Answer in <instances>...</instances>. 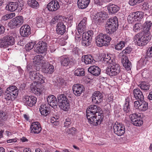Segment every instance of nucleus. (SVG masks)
<instances>
[{
    "instance_id": "de8ad7c7",
    "label": "nucleus",
    "mask_w": 152,
    "mask_h": 152,
    "mask_svg": "<svg viewBox=\"0 0 152 152\" xmlns=\"http://www.w3.org/2000/svg\"><path fill=\"white\" fill-rule=\"evenodd\" d=\"M143 123V121L142 118H139L137 120L133 121V122L132 124L134 125L137 126H140Z\"/></svg>"
},
{
    "instance_id": "4c0bfd02",
    "label": "nucleus",
    "mask_w": 152,
    "mask_h": 152,
    "mask_svg": "<svg viewBox=\"0 0 152 152\" xmlns=\"http://www.w3.org/2000/svg\"><path fill=\"white\" fill-rule=\"evenodd\" d=\"M139 86L141 90L146 92L149 90L150 85L145 82H142Z\"/></svg>"
},
{
    "instance_id": "c03bdc74",
    "label": "nucleus",
    "mask_w": 152,
    "mask_h": 152,
    "mask_svg": "<svg viewBox=\"0 0 152 152\" xmlns=\"http://www.w3.org/2000/svg\"><path fill=\"white\" fill-rule=\"evenodd\" d=\"M148 60L146 58H142L138 61L137 65L142 67L146 64Z\"/></svg>"
},
{
    "instance_id": "a878e982",
    "label": "nucleus",
    "mask_w": 152,
    "mask_h": 152,
    "mask_svg": "<svg viewBox=\"0 0 152 152\" xmlns=\"http://www.w3.org/2000/svg\"><path fill=\"white\" fill-rule=\"evenodd\" d=\"M152 26V23L151 20H149L147 18L146 21L143 23L142 25L143 30L145 33H148L151 29Z\"/></svg>"
},
{
    "instance_id": "603ef678",
    "label": "nucleus",
    "mask_w": 152,
    "mask_h": 152,
    "mask_svg": "<svg viewBox=\"0 0 152 152\" xmlns=\"http://www.w3.org/2000/svg\"><path fill=\"white\" fill-rule=\"evenodd\" d=\"M35 45L34 43L31 42L27 43L25 45V49L27 51H29L34 48Z\"/></svg>"
},
{
    "instance_id": "39448f33",
    "label": "nucleus",
    "mask_w": 152,
    "mask_h": 152,
    "mask_svg": "<svg viewBox=\"0 0 152 152\" xmlns=\"http://www.w3.org/2000/svg\"><path fill=\"white\" fill-rule=\"evenodd\" d=\"M95 39L97 46L101 47L103 46H106L109 45L111 38L109 36L106 34L100 33L96 37Z\"/></svg>"
},
{
    "instance_id": "c85d7f7f",
    "label": "nucleus",
    "mask_w": 152,
    "mask_h": 152,
    "mask_svg": "<svg viewBox=\"0 0 152 152\" xmlns=\"http://www.w3.org/2000/svg\"><path fill=\"white\" fill-rule=\"evenodd\" d=\"M90 2V0H78V7L80 9H85L88 6Z\"/></svg>"
},
{
    "instance_id": "6ab92c4d",
    "label": "nucleus",
    "mask_w": 152,
    "mask_h": 152,
    "mask_svg": "<svg viewBox=\"0 0 152 152\" xmlns=\"http://www.w3.org/2000/svg\"><path fill=\"white\" fill-rule=\"evenodd\" d=\"M20 34L23 37H26L29 36L31 33V28L28 25L22 26L20 28Z\"/></svg>"
},
{
    "instance_id": "2f4dec72",
    "label": "nucleus",
    "mask_w": 152,
    "mask_h": 152,
    "mask_svg": "<svg viewBox=\"0 0 152 152\" xmlns=\"http://www.w3.org/2000/svg\"><path fill=\"white\" fill-rule=\"evenodd\" d=\"M44 57L41 55H38L35 56L33 59V64L34 65H39L44 62L43 60Z\"/></svg>"
},
{
    "instance_id": "0e129e2a",
    "label": "nucleus",
    "mask_w": 152,
    "mask_h": 152,
    "mask_svg": "<svg viewBox=\"0 0 152 152\" xmlns=\"http://www.w3.org/2000/svg\"><path fill=\"white\" fill-rule=\"evenodd\" d=\"M18 4V7H23L24 4V1L23 0H18V2H17Z\"/></svg>"
},
{
    "instance_id": "20e7f679",
    "label": "nucleus",
    "mask_w": 152,
    "mask_h": 152,
    "mask_svg": "<svg viewBox=\"0 0 152 152\" xmlns=\"http://www.w3.org/2000/svg\"><path fill=\"white\" fill-rule=\"evenodd\" d=\"M106 72L110 77L117 76L121 72L120 66L119 64L115 62L108 66Z\"/></svg>"
},
{
    "instance_id": "ea45409f",
    "label": "nucleus",
    "mask_w": 152,
    "mask_h": 152,
    "mask_svg": "<svg viewBox=\"0 0 152 152\" xmlns=\"http://www.w3.org/2000/svg\"><path fill=\"white\" fill-rule=\"evenodd\" d=\"M45 78L43 75L38 73L37 77L34 81L40 84H43L45 83Z\"/></svg>"
},
{
    "instance_id": "7ed1b4c3",
    "label": "nucleus",
    "mask_w": 152,
    "mask_h": 152,
    "mask_svg": "<svg viewBox=\"0 0 152 152\" xmlns=\"http://www.w3.org/2000/svg\"><path fill=\"white\" fill-rule=\"evenodd\" d=\"M18 93V90L16 86H10L7 89L4 97L7 101L13 100L17 97Z\"/></svg>"
},
{
    "instance_id": "473e14b6",
    "label": "nucleus",
    "mask_w": 152,
    "mask_h": 152,
    "mask_svg": "<svg viewBox=\"0 0 152 152\" xmlns=\"http://www.w3.org/2000/svg\"><path fill=\"white\" fill-rule=\"evenodd\" d=\"M107 9L112 14H114L119 10V7L116 5L110 3L107 7Z\"/></svg>"
},
{
    "instance_id": "0eeeda50",
    "label": "nucleus",
    "mask_w": 152,
    "mask_h": 152,
    "mask_svg": "<svg viewBox=\"0 0 152 152\" xmlns=\"http://www.w3.org/2000/svg\"><path fill=\"white\" fill-rule=\"evenodd\" d=\"M134 41L137 45L140 46L146 45L150 39L148 36H147L142 32H140L135 35L134 37Z\"/></svg>"
},
{
    "instance_id": "bb28decb",
    "label": "nucleus",
    "mask_w": 152,
    "mask_h": 152,
    "mask_svg": "<svg viewBox=\"0 0 152 152\" xmlns=\"http://www.w3.org/2000/svg\"><path fill=\"white\" fill-rule=\"evenodd\" d=\"M39 111L42 115L46 116L50 113V107L47 104H42L40 107Z\"/></svg>"
},
{
    "instance_id": "9b49d317",
    "label": "nucleus",
    "mask_w": 152,
    "mask_h": 152,
    "mask_svg": "<svg viewBox=\"0 0 152 152\" xmlns=\"http://www.w3.org/2000/svg\"><path fill=\"white\" fill-rule=\"evenodd\" d=\"M34 51L38 53H45L48 49L47 44L43 41H40L36 45Z\"/></svg>"
},
{
    "instance_id": "72a5a7b5",
    "label": "nucleus",
    "mask_w": 152,
    "mask_h": 152,
    "mask_svg": "<svg viewBox=\"0 0 152 152\" xmlns=\"http://www.w3.org/2000/svg\"><path fill=\"white\" fill-rule=\"evenodd\" d=\"M92 39H90V38L86 37V36H85L82 34V45L85 47H87L90 45H91Z\"/></svg>"
},
{
    "instance_id": "680f3d73",
    "label": "nucleus",
    "mask_w": 152,
    "mask_h": 152,
    "mask_svg": "<svg viewBox=\"0 0 152 152\" xmlns=\"http://www.w3.org/2000/svg\"><path fill=\"white\" fill-rule=\"evenodd\" d=\"M58 18L57 16H55L54 18H53L51 21L50 22V23L51 25H53L58 22Z\"/></svg>"
},
{
    "instance_id": "dca6fc26",
    "label": "nucleus",
    "mask_w": 152,
    "mask_h": 152,
    "mask_svg": "<svg viewBox=\"0 0 152 152\" xmlns=\"http://www.w3.org/2000/svg\"><path fill=\"white\" fill-rule=\"evenodd\" d=\"M37 99V98L34 96L27 95L24 96L23 101L26 105L31 107L36 104Z\"/></svg>"
},
{
    "instance_id": "5701e85b",
    "label": "nucleus",
    "mask_w": 152,
    "mask_h": 152,
    "mask_svg": "<svg viewBox=\"0 0 152 152\" xmlns=\"http://www.w3.org/2000/svg\"><path fill=\"white\" fill-rule=\"evenodd\" d=\"M35 83H32L31 85L30 88L32 92L35 94L39 95L42 94L43 89L41 86L36 85Z\"/></svg>"
},
{
    "instance_id": "338daca9",
    "label": "nucleus",
    "mask_w": 152,
    "mask_h": 152,
    "mask_svg": "<svg viewBox=\"0 0 152 152\" xmlns=\"http://www.w3.org/2000/svg\"><path fill=\"white\" fill-rule=\"evenodd\" d=\"M87 23V18H84L79 23V26H81V24L86 25Z\"/></svg>"
},
{
    "instance_id": "f8f14e48",
    "label": "nucleus",
    "mask_w": 152,
    "mask_h": 152,
    "mask_svg": "<svg viewBox=\"0 0 152 152\" xmlns=\"http://www.w3.org/2000/svg\"><path fill=\"white\" fill-rule=\"evenodd\" d=\"M113 128L114 132L118 136L123 135L125 132V126L121 123L116 122L113 125Z\"/></svg>"
},
{
    "instance_id": "a211bd4d",
    "label": "nucleus",
    "mask_w": 152,
    "mask_h": 152,
    "mask_svg": "<svg viewBox=\"0 0 152 152\" xmlns=\"http://www.w3.org/2000/svg\"><path fill=\"white\" fill-rule=\"evenodd\" d=\"M60 7L58 1L56 0H52L48 3L47 8L50 11H55L58 10Z\"/></svg>"
},
{
    "instance_id": "13d9d810",
    "label": "nucleus",
    "mask_w": 152,
    "mask_h": 152,
    "mask_svg": "<svg viewBox=\"0 0 152 152\" xmlns=\"http://www.w3.org/2000/svg\"><path fill=\"white\" fill-rule=\"evenodd\" d=\"M77 130L76 128L74 127H72L70 129H68L67 130L66 132L68 134H72V135L75 134Z\"/></svg>"
},
{
    "instance_id": "09e8293b",
    "label": "nucleus",
    "mask_w": 152,
    "mask_h": 152,
    "mask_svg": "<svg viewBox=\"0 0 152 152\" xmlns=\"http://www.w3.org/2000/svg\"><path fill=\"white\" fill-rule=\"evenodd\" d=\"M44 23V20L41 17H38L37 18V25L39 28L42 27Z\"/></svg>"
},
{
    "instance_id": "6e6d98bb",
    "label": "nucleus",
    "mask_w": 152,
    "mask_h": 152,
    "mask_svg": "<svg viewBox=\"0 0 152 152\" xmlns=\"http://www.w3.org/2000/svg\"><path fill=\"white\" fill-rule=\"evenodd\" d=\"M141 26L142 25L140 23H136L133 26V30L135 32L138 31L140 30Z\"/></svg>"
},
{
    "instance_id": "bf43d9fd",
    "label": "nucleus",
    "mask_w": 152,
    "mask_h": 152,
    "mask_svg": "<svg viewBox=\"0 0 152 152\" xmlns=\"http://www.w3.org/2000/svg\"><path fill=\"white\" fill-rule=\"evenodd\" d=\"M71 124V119L69 118H67L65 120V121L64 123V126L66 128H68L69 127Z\"/></svg>"
},
{
    "instance_id": "9d476101",
    "label": "nucleus",
    "mask_w": 152,
    "mask_h": 152,
    "mask_svg": "<svg viewBox=\"0 0 152 152\" xmlns=\"http://www.w3.org/2000/svg\"><path fill=\"white\" fill-rule=\"evenodd\" d=\"M143 15V13L141 11H137L136 12L130 13L127 19L129 23H132L136 21L141 20Z\"/></svg>"
},
{
    "instance_id": "2eb2a0df",
    "label": "nucleus",
    "mask_w": 152,
    "mask_h": 152,
    "mask_svg": "<svg viewBox=\"0 0 152 152\" xmlns=\"http://www.w3.org/2000/svg\"><path fill=\"white\" fill-rule=\"evenodd\" d=\"M85 89L84 86L80 84H75L72 87L73 93L77 96H80L82 93L84 91Z\"/></svg>"
},
{
    "instance_id": "393cba45",
    "label": "nucleus",
    "mask_w": 152,
    "mask_h": 152,
    "mask_svg": "<svg viewBox=\"0 0 152 152\" xmlns=\"http://www.w3.org/2000/svg\"><path fill=\"white\" fill-rule=\"evenodd\" d=\"M88 71L93 75L98 76L100 74L101 69L97 66H93L88 69Z\"/></svg>"
},
{
    "instance_id": "c756f323",
    "label": "nucleus",
    "mask_w": 152,
    "mask_h": 152,
    "mask_svg": "<svg viewBox=\"0 0 152 152\" xmlns=\"http://www.w3.org/2000/svg\"><path fill=\"white\" fill-rule=\"evenodd\" d=\"M60 60L61 65L64 66H69L71 62L69 58L66 56H63L61 57Z\"/></svg>"
},
{
    "instance_id": "6e6552de",
    "label": "nucleus",
    "mask_w": 152,
    "mask_h": 152,
    "mask_svg": "<svg viewBox=\"0 0 152 152\" xmlns=\"http://www.w3.org/2000/svg\"><path fill=\"white\" fill-rule=\"evenodd\" d=\"M57 100L60 104V108L64 111H68L70 105L66 96L64 94L60 95L57 97Z\"/></svg>"
},
{
    "instance_id": "b1692460",
    "label": "nucleus",
    "mask_w": 152,
    "mask_h": 152,
    "mask_svg": "<svg viewBox=\"0 0 152 152\" xmlns=\"http://www.w3.org/2000/svg\"><path fill=\"white\" fill-rule=\"evenodd\" d=\"M133 93L135 99L140 101H142L144 100V97L142 92L138 88L134 89Z\"/></svg>"
},
{
    "instance_id": "a18cd8bd",
    "label": "nucleus",
    "mask_w": 152,
    "mask_h": 152,
    "mask_svg": "<svg viewBox=\"0 0 152 152\" xmlns=\"http://www.w3.org/2000/svg\"><path fill=\"white\" fill-rule=\"evenodd\" d=\"M37 72L35 71H31L29 72V77L30 79L34 81L35 80L37 75L38 74Z\"/></svg>"
},
{
    "instance_id": "e433bc0d",
    "label": "nucleus",
    "mask_w": 152,
    "mask_h": 152,
    "mask_svg": "<svg viewBox=\"0 0 152 152\" xmlns=\"http://www.w3.org/2000/svg\"><path fill=\"white\" fill-rule=\"evenodd\" d=\"M141 103L139 106V110L142 111H145L147 110L148 108V103L143 100L140 101Z\"/></svg>"
},
{
    "instance_id": "4d7b16f0",
    "label": "nucleus",
    "mask_w": 152,
    "mask_h": 152,
    "mask_svg": "<svg viewBox=\"0 0 152 152\" xmlns=\"http://www.w3.org/2000/svg\"><path fill=\"white\" fill-rule=\"evenodd\" d=\"M83 34L85 36H86V37L90 38V39H92V37L94 33L93 31L92 30H89L88 32H84Z\"/></svg>"
},
{
    "instance_id": "69168bd1",
    "label": "nucleus",
    "mask_w": 152,
    "mask_h": 152,
    "mask_svg": "<svg viewBox=\"0 0 152 152\" xmlns=\"http://www.w3.org/2000/svg\"><path fill=\"white\" fill-rule=\"evenodd\" d=\"M142 76L145 78H148L149 76V74L147 70H144L142 73Z\"/></svg>"
},
{
    "instance_id": "f257e3e1",
    "label": "nucleus",
    "mask_w": 152,
    "mask_h": 152,
    "mask_svg": "<svg viewBox=\"0 0 152 152\" xmlns=\"http://www.w3.org/2000/svg\"><path fill=\"white\" fill-rule=\"evenodd\" d=\"M102 109L95 105H91L87 108L86 115L89 123L94 126L100 124L102 121L104 115Z\"/></svg>"
},
{
    "instance_id": "5fc2aeb1",
    "label": "nucleus",
    "mask_w": 152,
    "mask_h": 152,
    "mask_svg": "<svg viewBox=\"0 0 152 152\" xmlns=\"http://www.w3.org/2000/svg\"><path fill=\"white\" fill-rule=\"evenodd\" d=\"M86 25L81 24V26H79V24L77 26V30L78 32L80 34L83 32L85 31L86 30Z\"/></svg>"
},
{
    "instance_id": "49530a36",
    "label": "nucleus",
    "mask_w": 152,
    "mask_h": 152,
    "mask_svg": "<svg viewBox=\"0 0 152 152\" xmlns=\"http://www.w3.org/2000/svg\"><path fill=\"white\" fill-rule=\"evenodd\" d=\"M125 44L126 42H125L121 41L115 45V48L118 50H121L125 46Z\"/></svg>"
},
{
    "instance_id": "c9c22d12",
    "label": "nucleus",
    "mask_w": 152,
    "mask_h": 152,
    "mask_svg": "<svg viewBox=\"0 0 152 152\" xmlns=\"http://www.w3.org/2000/svg\"><path fill=\"white\" fill-rule=\"evenodd\" d=\"M129 98L128 97H127L125 99V103L124 106L123 110L124 112L128 113L131 110L129 104Z\"/></svg>"
},
{
    "instance_id": "aec40b11",
    "label": "nucleus",
    "mask_w": 152,
    "mask_h": 152,
    "mask_svg": "<svg viewBox=\"0 0 152 152\" xmlns=\"http://www.w3.org/2000/svg\"><path fill=\"white\" fill-rule=\"evenodd\" d=\"M30 129L31 133L38 134L40 133L42 128L39 122H34L31 123L30 126Z\"/></svg>"
},
{
    "instance_id": "58836bf2",
    "label": "nucleus",
    "mask_w": 152,
    "mask_h": 152,
    "mask_svg": "<svg viewBox=\"0 0 152 152\" xmlns=\"http://www.w3.org/2000/svg\"><path fill=\"white\" fill-rule=\"evenodd\" d=\"M8 10L10 11H14L17 10L18 7V4L16 2H10L8 5Z\"/></svg>"
},
{
    "instance_id": "774afa93",
    "label": "nucleus",
    "mask_w": 152,
    "mask_h": 152,
    "mask_svg": "<svg viewBox=\"0 0 152 152\" xmlns=\"http://www.w3.org/2000/svg\"><path fill=\"white\" fill-rule=\"evenodd\" d=\"M32 68V66L28 64L26 66V71L27 72H29L31 71H33Z\"/></svg>"
},
{
    "instance_id": "864d4df0",
    "label": "nucleus",
    "mask_w": 152,
    "mask_h": 152,
    "mask_svg": "<svg viewBox=\"0 0 152 152\" xmlns=\"http://www.w3.org/2000/svg\"><path fill=\"white\" fill-rule=\"evenodd\" d=\"M140 7L142 10L145 11L150 8L151 6L148 3L145 2H144Z\"/></svg>"
},
{
    "instance_id": "cd10ccee",
    "label": "nucleus",
    "mask_w": 152,
    "mask_h": 152,
    "mask_svg": "<svg viewBox=\"0 0 152 152\" xmlns=\"http://www.w3.org/2000/svg\"><path fill=\"white\" fill-rule=\"evenodd\" d=\"M56 31L59 34H63L66 31V26L62 22H59L56 26Z\"/></svg>"
},
{
    "instance_id": "412c9836",
    "label": "nucleus",
    "mask_w": 152,
    "mask_h": 152,
    "mask_svg": "<svg viewBox=\"0 0 152 152\" xmlns=\"http://www.w3.org/2000/svg\"><path fill=\"white\" fill-rule=\"evenodd\" d=\"M47 101L50 106L54 108L57 107V102L56 98L54 95H51L48 96L47 98Z\"/></svg>"
},
{
    "instance_id": "4468645a",
    "label": "nucleus",
    "mask_w": 152,
    "mask_h": 152,
    "mask_svg": "<svg viewBox=\"0 0 152 152\" xmlns=\"http://www.w3.org/2000/svg\"><path fill=\"white\" fill-rule=\"evenodd\" d=\"M23 22V19L22 16H19L12 19L9 23V26L10 27H19Z\"/></svg>"
},
{
    "instance_id": "423d86ee",
    "label": "nucleus",
    "mask_w": 152,
    "mask_h": 152,
    "mask_svg": "<svg viewBox=\"0 0 152 152\" xmlns=\"http://www.w3.org/2000/svg\"><path fill=\"white\" fill-rule=\"evenodd\" d=\"M132 50V48L127 47L120 53V54H122L123 56V58L121 59V61L123 66L126 69L127 71L131 69L132 67V64L131 62L129 60L128 57L126 56L125 55L130 53Z\"/></svg>"
},
{
    "instance_id": "1a4fd4ad",
    "label": "nucleus",
    "mask_w": 152,
    "mask_h": 152,
    "mask_svg": "<svg viewBox=\"0 0 152 152\" xmlns=\"http://www.w3.org/2000/svg\"><path fill=\"white\" fill-rule=\"evenodd\" d=\"M15 40L14 37L10 35H6L0 39V47L6 48L9 45H13Z\"/></svg>"
},
{
    "instance_id": "8fccbe9b",
    "label": "nucleus",
    "mask_w": 152,
    "mask_h": 152,
    "mask_svg": "<svg viewBox=\"0 0 152 152\" xmlns=\"http://www.w3.org/2000/svg\"><path fill=\"white\" fill-rule=\"evenodd\" d=\"M140 117V115L136 113H133L129 115L130 119L131 120V123H132V122H133V121H134V120H137Z\"/></svg>"
},
{
    "instance_id": "f3484780",
    "label": "nucleus",
    "mask_w": 152,
    "mask_h": 152,
    "mask_svg": "<svg viewBox=\"0 0 152 152\" xmlns=\"http://www.w3.org/2000/svg\"><path fill=\"white\" fill-rule=\"evenodd\" d=\"M103 97V94L99 91H95L91 97L92 101L94 104L100 103L102 101Z\"/></svg>"
},
{
    "instance_id": "ddd939ff",
    "label": "nucleus",
    "mask_w": 152,
    "mask_h": 152,
    "mask_svg": "<svg viewBox=\"0 0 152 152\" xmlns=\"http://www.w3.org/2000/svg\"><path fill=\"white\" fill-rule=\"evenodd\" d=\"M107 16L105 12H99L92 16V18L94 21L99 24L103 22V21L106 19Z\"/></svg>"
},
{
    "instance_id": "7c9ffc66",
    "label": "nucleus",
    "mask_w": 152,
    "mask_h": 152,
    "mask_svg": "<svg viewBox=\"0 0 152 152\" xmlns=\"http://www.w3.org/2000/svg\"><path fill=\"white\" fill-rule=\"evenodd\" d=\"M82 61L86 64H93L94 63V60L91 55L85 56L84 57L82 58Z\"/></svg>"
},
{
    "instance_id": "f03ea898",
    "label": "nucleus",
    "mask_w": 152,
    "mask_h": 152,
    "mask_svg": "<svg viewBox=\"0 0 152 152\" xmlns=\"http://www.w3.org/2000/svg\"><path fill=\"white\" fill-rule=\"evenodd\" d=\"M118 26V21L116 16L111 17L107 22L105 27L106 31L109 34L114 33Z\"/></svg>"
},
{
    "instance_id": "3c124183",
    "label": "nucleus",
    "mask_w": 152,
    "mask_h": 152,
    "mask_svg": "<svg viewBox=\"0 0 152 152\" xmlns=\"http://www.w3.org/2000/svg\"><path fill=\"white\" fill-rule=\"evenodd\" d=\"M144 0H129V3L131 6H134L139 4Z\"/></svg>"
},
{
    "instance_id": "a19ab883",
    "label": "nucleus",
    "mask_w": 152,
    "mask_h": 152,
    "mask_svg": "<svg viewBox=\"0 0 152 152\" xmlns=\"http://www.w3.org/2000/svg\"><path fill=\"white\" fill-rule=\"evenodd\" d=\"M111 54L108 55L107 54L103 58V61L106 62L107 63H109L110 64L115 61V60L113 58L111 57Z\"/></svg>"
},
{
    "instance_id": "4be33fe9",
    "label": "nucleus",
    "mask_w": 152,
    "mask_h": 152,
    "mask_svg": "<svg viewBox=\"0 0 152 152\" xmlns=\"http://www.w3.org/2000/svg\"><path fill=\"white\" fill-rule=\"evenodd\" d=\"M54 66L48 62L44 64L42 66V70L44 73L47 74L52 73L54 70Z\"/></svg>"
},
{
    "instance_id": "f704fd0d",
    "label": "nucleus",
    "mask_w": 152,
    "mask_h": 152,
    "mask_svg": "<svg viewBox=\"0 0 152 152\" xmlns=\"http://www.w3.org/2000/svg\"><path fill=\"white\" fill-rule=\"evenodd\" d=\"M27 3L28 5L31 8L37 9L39 7V4L36 0H28Z\"/></svg>"
},
{
    "instance_id": "052dcab7",
    "label": "nucleus",
    "mask_w": 152,
    "mask_h": 152,
    "mask_svg": "<svg viewBox=\"0 0 152 152\" xmlns=\"http://www.w3.org/2000/svg\"><path fill=\"white\" fill-rule=\"evenodd\" d=\"M58 119H56L55 117L52 118L50 119L51 122L53 124V125L56 126L59 124V122L57 121Z\"/></svg>"
},
{
    "instance_id": "79ce46f5",
    "label": "nucleus",
    "mask_w": 152,
    "mask_h": 152,
    "mask_svg": "<svg viewBox=\"0 0 152 152\" xmlns=\"http://www.w3.org/2000/svg\"><path fill=\"white\" fill-rule=\"evenodd\" d=\"M7 113L3 111H0V123L7 120L8 118Z\"/></svg>"
},
{
    "instance_id": "37998d69",
    "label": "nucleus",
    "mask_w": 152,
    "mask_h": 152,
    "mask_svg": "<svg viewBox=\"0 0 152 152\" xmlns=\"http://www.w3.org/2000/svg\"><path fill=\"white\" fill-rule=\"evenodd\" d=\"M74 74L77 76H84L85 75L84 69H77L74 72Z\"/></svg>"
},
{
    "instance_id": "e2e57ef3",
    "label": "nucleus",
    "mask_w": 152,
    "mask_h": 152,
    "mask_svg": "<svg viewBox=\"0 0 152 152\" xmlns=\"http://www.w3.org/2000/svg\"><path fill=\"white\" fill-rule=\"evenodd\" d=\"M147 55L148 57H152V46L148 49L147 52Z\"/></svg>"
}]
</instances>
